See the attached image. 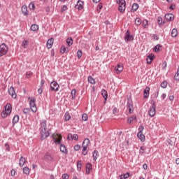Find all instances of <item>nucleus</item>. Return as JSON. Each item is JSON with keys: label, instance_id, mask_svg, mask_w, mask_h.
<instances>
[{"label": "nucleus", "instance_id": "f257e3e1", "mask_svg": "<svg viewBox=\"0 0 179 179\" xmlns=\"http://www.w3.org/2000/svg\"><path fill=\"white\" fill-rule=\"evenodd\" d=\"M41 138L42 140L47 139L50 136V129H47V120L41 122Z\"/></svg>", "mask_w": 179, "mask_h": 179}, {"label": "nucleus", "instance_id": "f03ea898", "mask_svg": "<svg viewBox=\"0 0 179 179\" xmlns=\"http://www.w3.org/2000/svg\"><path fill=\"white\" fill-rule=\"evenodd\" d=\"M116 3L118 5V10L120 13H124L127 8V2L125 0H116Z\"/></svg>", "mask_w": 179, "mask_h": 179}, {"label": "nucleus", "instance_id": "7ed1b4c3", "mask_svg": "<svg viewBox=\"0 0 179 179\" xmlns=\"http://www.w3.org/2000/svg\"><path fill=\"white\" fill-rule=\"evenodd\" d=\"M10 113H12V105L7 103L5 106V110L1 112L2 118H6L8 115H10Z\"/></svg>", "mask_w": 179, "mask_h": 179}, {"label": "nucleus", "instance_id": "20e7f679", "mask_svg": "<svg viewBox=\"0 0 179 179\" xmlns=\"http://www.w3.org/2000/svg\"><path fill=\"white\" fill-rule=\"evenodd\" d=\"M151 104L152 106L148 110V114L150 117H154L155 115H156V105L155 103V101L152 100Z\"/></svg>", "mask_w": 179, "mask_h": 179}, {"label": "nucleus", "instance_id": "39448f33", "mask_svg": "<svg viewBox=\"0 0 179 179\" xmlns=\"http://www.w3.org/2000/svg\"><path fill=\"white\" fill-rule=\"evenodd\" d=\"M9 48L5 44L2 43L0 45V57H3V55H6Z\"/></svg>", "mask_w": 179, "mask_h": 179}, {"label": "nucleus", "instance_id": "423d86ee", "mask_svg": "<svg viewBox=\"0 0 179 179\" xmlns=\"http://www.w3.org/2000/svg\"><path fill=\"white\" fill-rule=\"evenodd\" d=\"M29 105L32 113H37V106L36 105V98H31Z\"/></svg>", "mask_w": 179, "mask_h": 179}, {"label": "nucleus", "instance_id": "0eeeda50", "mask_svg": "<svg viewBox=\"0 0 179 179\" xmlns=\"http://www.w3.org/2000/svg\"><path fill=\"white\" fill-rule=\"evenodd\" d=\"M127 108H128L129 114H132V113H134V103L131 98L127 99Z\"/></svg>", "mask_w": 179, "mask_h": 179}, {"label": "nucleus", "instance_id": "6e6552de", "mask_svg": "<svg viewBox=\"0 0 179 179\" xmlns=\"http://www.w3.org/2000/svg\"><path fill=\"white\" fill-rule=\"evenodd\" d=\"M50 89L53 92H58L59 90V85L56 81H52L50 83Z\"/></svg>", "mask_w": 179, "mask_h": 179}, {"label": "nucleus", "instance_id": "1a4fd4ad", "mask_svg": "<svg viewBox=\"0 0 179 179\" xmlns=\"http://www.w3.org/2000/svg\"><path fill=\"white\" fill-rule=\"evenodd\" d=\"M134 40V36L131 35L129 33V30H127L126 32V36L124 37V41L128 43L129 41H132Z\"/></svg>", "mask_w": 179, "mask_h": 179}, {"label": "nucleus", "instance_id": "9d476101", "mask_svg": "<svg viewBox=\"0 0 179 179\" xmlns=\"http://www.w3.org/2000/svg\"><path fill=\"white\" fill-rule=\"evenodd\" d=\"M92 170H93L92 164L90 163H87L86 164V168H85V173L87 174V176H89V174H90V173H92Z\"/></svg>", "mask_w": 179, "mask_h": 179}, {"label": "nucleus", "instance_id": "9b49d317", "mask_svg": "<svg viewBox=\"0 0 179 179\" xmlns=\"http://www.w3.org/2000/svg\"><path fill=\"white\" fill-rule=\"evenodd\" d=\"M83 1L82 0H78L77 1V4L75 6L76 9H78V10H82L83 9Z\"/></svg>", "mask_w": 179, "mask_h": 179}, {"label": "nucleus", "instance_id": "f8f14e48", "mask_svg": "<svg viewBox=\"0 0 179 179\" xmlns=\"http://www.w3.org/2000/svg\"><path fill=\"white\" fill-rule=\"evenodd\" d=\"M21 10L24 16H29V10H27V6H26V4L22 5Z\"/></svg>", "mask_w": 179, "mask_h": 179}, {"label": "nucleus", "instance_id": "ddd939ff", "mask_svg": "<svg viewBox=\"0 0 179 179\" xmlns=\"http://www.w3.org/2000/svg\"><path fill=\"white\" fill-rule=\"evenodd\" d=\"M8 93L11 95L13 99H16V92L15 91V88L13 87H10L8 89Z\"/></svg>", "mask_w": 179, "mask_h": 179}, {"label": "nucleus", "instance_id": "4468645a", "mask_svg": "<svg viewBox=\"0 0 179 179\" xmlns=\"http://www.w3.org/2000/svg\"><path fill=\"white\" fill-rule=\"evenodd\" d=\"M52 44H54V38H50L48 40L46 43V47L50 50V48H52Z\"/></svg>", "mask_w": 179, "mask_h": 179}, {"label": "nucleus", "instance_id": "2eb2a0df", "mask_svg": "<svg viewBox=\"0 0 179 179\" xmlns=\"http://www.w3.org/2000/svg\"><path fill=\"white\" fill-rule=\"evenodd\" d=\"M165 19L168 20V22H173V20H174V15L171 13L166 14Z\"/></svg>", "mask_w": 179, "mask_h": 179}, {"label": "nucleus", "instance_id": "dca6fc26", "mask_svg": "<svg viewBox=\"0 0 179 179\" xmlns=\"http://www.w3.org/2000/svg\"><path fill=\"white\" fill-rule=\"evenodd\" d=\"M155 59V55L154 54H150L147 57V64L150 65L152 64V61Z\"/></svg>", "mask_w": 179, "mask_h": 179}, {"label": "nucleus", "instance_id": "f3484780", "mask_svg": "<svg viewBox=\"0 0 179 179\" xmlns=\"http://www.w3.org/2000/svg\"><path fill=\"white\" fill-rule=\"evenodd\" d=\"M116 73L120 74V72H122L124 71V66H122V64H117V67L115 68Z\"/></svg>", "mask_w": 179, "mask_h": 179}, {"label": "nucleus", "instance_id": "a211bd4d", "mask_svg": "<svg viewBox=\"0 0 179 179\" xmlns=\"http://www.w3.org/2000/svg\"><path fill=\"white\" fill-rule=\"evenodd\" d=\"M24 163H26V158H24V157L22 156L20 158L19 166L20 167H23V166H24Z\"/></svg>", "mask_w": 179, "mask_h": 179}, {"label": "nucleus", "instance_id": "6ab92c4d", "mask_svg": "<svg viewBox=\"0 0 179 179\" xmlns=\"http://www.w3.org/2000/svg\"><path fill=\"white\" fill-rule=\"evenodd\" d=\"M60 52L61 54H65V52H69V48H67V50H66V48L64 45H62L60 48Z\"/></svg>", "mask_w": 179, "mask_h": 179}, {"label": "nucleus", "instance_id": "aec40b11", "mask_svg": "<svg viewBox=\"0 0 179 179\" xmlns=\"http://www.w3.org/2000/svg\"><path fill=\"white\" fill-rule=\"evenodd\" d=\"M92 157H93V160L94 162H96V160H97V158L99 157V151H97V150H95L92 154Z\"/></svg>", "mask_w": 179, "mask_h": 179}, {"label": "nucleus", "instance_id": "412c9836", "mask_svg": "<svg viewBox=\"0 0 179 179\" xmlns=\"http://www.w3.org/2000/svg\"><path fill=\"white\" fill-rule=\"evenodd\" d=\"M45 159L46 160H48L49 162H52L54 158H52V157L51 156V154L46 152L45 155Z\"/></svg>", "mask_w": 179, "mask_h": 179}, {"label": "nucleus", "instance_id": "4be33fe9", "mask_svg": "<svg viewBox=\"0 0 179 179\" xmlns=\"http://www.w3.org/2000/svg\"><path fill=\"white\" fill-rule=\"evenodd\" d=\"M138 8H139V4L134 3L131 6V12H136L138 10Z\"/></svg>", "mask_w": 179, "mask_h": 179}, {"label": "nucleus", "instance_id": "5701e85b", "mask_svg": "<svg viewBox=\"0 0 179 179\" xmlns=\"http://www.w3.org/2000/svg\"><path fill=\"white\" fill-rule=\"evenodd\" d=\"M60 152L62 153H68V151H66V146L64 144H60Z\"/></svg>", "mask_w": 179, "mask_h": 179}, {"label": "nucleus", "instance_id": "b1692460", "mask_svg": "<svg viewBox=\"0 0 179 179\" xmlns=\"http://www.w3.org/2000/svg\"><path fill=\"white\" fill-rule=\"evenodd\" d=\"M17 122H19V115H15L13 118V126L14 127L15 124H17Z\"/></svg>", "mask_w": 179, "mask_h": 179}, {"label": "nucleus", "instance_id": "393cba45", "mask_svg": "<svg viewBox=\"0 0 179 179\" xmlns=\"http://www.w3.org/2000/svg\"><path fill=\"white\" fill-rule=\"evenodd\" d=\"M178 34V32L177 31V29L174 28L172 29L171 33V36L173 38H176L177 37V35Z\"/></svg>", "mask_w": 179, "mask_h": 179}, {"label": "nucleus", "instance_id": "a878e982", "mask_svg": "<svg viewBox=\"0 0 179 179\" xmlns=\"http://www.w3.org/2000/svg\"><path fill=\"white\" fill-rule=\"evenodd\" d=\"M62 139V136L61 135H58V139L55 138L54 142L56 145H61V141Z\"/></svg>", "mask_w": 179, "mask_h": 179}, {"label": "nucleus", "instance_id": "bb28decb", "mask_svg": "<svg viewBox=\"0 0 179 179\" xmlns=\"http://www.w3.org/2000/svg\"><path fill=\"white\" fill-rule=\"evenodd\" d=\"M101 94L105 100H107V99H108V94L107 93V91L106 90H101Z\"/></svg>", "mask_w": 179, "mask_h": 179}, {"label": "nucleus", "instance_id": "cd10ccee", "mask_svg": "<svg viewBox=\"0 0 179 179\" xmlns=\"http://www.w3.org/2000/svg\"><path fill=\"white\" fill-rule=\"evenodd\" d=\"M142 26L144 29H148V26H149V21L148 20H143L142 22Z\"/></svg>", "mask_w": 179, "mask_h": 179}, {"label": "nucleus", "instance_id": "c85d7f7f", "mask_svg": "<svg viewBox=\"0 0 179 179\" xmlns=\"http://www.w3.org/2000/svg\"><path fill=\"white\" fill-rule=\"evenodd\" d=\"M22 171L24 174H26V176H29V174H30V169L27 166L24 167Z\"/></svg>", "mask_w": 179, "mask_h": 179}, {"label": "nucleus", "instance_id": "c756f323", "mask_svg": "<svg viewBox=\"0 0 179 179\" xmlns=\"http://www.w3.org/2000/svg\"><path fill=\"white\" fill-rule=\"evenodd\" d=\"M137 136L141 141V142L145 141V135H143V133H138Z\"/></svg>", "mask_w": 179, "mask_h": 179}, {"label": "nucleus", "instance_id": "7c9ffc66", "mask_svg": "<svg viewBox=\"0 0 179 179\" xmlns=\"http://www.w3.org/2000/svg\"><path fill=\"white\" fill-rule=\"evenodd\" d=\"M31 30L32 31H37V30H38V24H33L31 26Z\"/></svg>", "mask_w": 179, "mask_h": 179}, {"label": "nucleus", "instance_id": "2f4dec72", "mask_svg": "<svg viewBox=\"0 0 179 179\" xmlns=\"http://www.w3.org/2000/svg\"><path fill=\"white\" fill-rule=\"evenodd\" d=\"M66 44L69 45V47H71V45L73 44V40L72 39V38H68L66 39Z\"/></svg>", "mask_w": 179, "mask_h": 179}, {"label": "nucleus", "instance_id": "473e14b6", "mask_svg": "<svg viewBox=\"0 0 179 179\" xmlns=\"http://www.w3.org/2000/svg\"><path fill=\"white\" fill-rule=\"evenodd\" d=\"M157 22L159 26H162V24H164L166 23V22H163V18L162 17H158Z\"/></svg>", "mask_w": 179, "mask_h": 179}, {"label": "nucleus", "instance_id": "72a5a7b5", "mask_svg": "<svg viewBox=\"0 0 179 179\" xmlns=\"http://www.w3.org/2000/svg\"><path fill=\"white\" fill-rule=\"evenodd\" d=\"M161 47H162V45L160 44L155 45L153 48V51H155V52H159L160 51Z\"/></svg>", "mask_w": 179, "mask_h": 179}, {"label": "nucleus", "instance_id": "f704fd0d", "mask_svg": "<svg viewBox=\"0 0 179 179\" xmlns=\"http://www.w3.org/2000/svg\"><path fill=\"white\" fill-rule=\"evenodd\" d=\"M142 24V20H141V18L137 17L135 20V24L136 26H141V24Z\"/></svg>", "mask_w": 179, "mask_h": 179}, {"label": "nucleus", "instance_id": "c9c22d12", "mask_svg": "<svg viewBox=\"0 0 179 179\" xmlns=\"http://www.w3.org/2000/svg\"><path fill=\"white\" fill-rule=\"evenodd\" d=\"M89 143H90V140L85 138L83 142V146H89Z\"/></svg>", "mask_w": 179, "mask_h": 179}, {"label": "nucleus", "instance_id": "e433bc0d", "mask_svg": "<svg viewBox=\"0 0 179 179\" xmlns=\"http://www.w3.org/2000/svg\"><path fill=\"white\" fill-rule=\"evenodd\" d=\"M77 170L78 171H80L82 170V161H78L77 162Z\"/></svg>", "mask_w": 179, "mask_h": 179}, {"label": "nucleus", "instance_id": "4c0bfd02", "mask_svg": "<svg viewBox=\"0 0 179 179\" xmlns=\"http://www.w3.org/2000/svg\"><path fill=\"white\" fill-rule=\"evenodd\" d=\"M71 120V115H69V112H66L64 115V120L69 121Z\"/></svg>", "mask_w": 179, "mask_h": 179}, {"label": "nucleus", "instance_id": "58836bf2", "mask_svg": "<svg viewBox=\"0 0 179 179\" xmlns=\"http://www.w3.org/2000/svg\"><path fill=\"white\" fill-rule=\"evenodd\" d=\"M134 120H136V116L133 115V116L129 117L127 119V122H129V124H131L132 122V121H134Z\"/></svg>", "mask_w": 179, "mask_h": 179}, {"label": "nucleus", "instance_id": "ea45409f", "mask_svg": "<svg viewBox=\"0 0 179 179\" xmlns=\"http://www.w3.org/2000/svg\"><path fill=\"white\" fill-rule=\"evenodd\" d=\"M72 100H75L76 99V90H73L71 91Z\"/></svg>", "mask_w": 179, "mask_h": 179}, {"label": "nucleus", "instance_id": "a19ab883", "mask_svg": "<svg viewBox=\"0 0 179 179\" xmlns=\"http://www.w3.org/2000/svg\"><path fill=\"white\" fill-rule=\"evenodd\" d=\"M129 177V173H124L123 175H121L120 176V179H122V178H124V179H127V178H128Z\"/></svg>", "mask_w": 179, "mask_h": 179}, {"label": "nucleus", "instance_id": "79ce46f5", "mask_svg": "<svg viewBox=\"0 0 179 179\" xmlns=\"http://www.w3.org/2000/svg\"><path fill=\"white\" fill-rule=\"evenodd\" d=\"M29 8L31 10H34V9H36V6L34 4L33 2H31L29 5Z\"/></svg>", "mask_w": 179, "mask_h": 179}, {"label": "nucleus", "instance_id": "37998d69", "mask_svg": "<svg viewBox=\"0 0 179 179\" xmlns=\"http://www.w3.org/2000/svg\"><path fill=\"white\" fill-rule=\"evenodd\" d=\"M28 45H29V41L27 40L23 41L22 45V47H24V48H26V47H27Z\"/></svg>", "mask_w": 179, "mask_h": 179}, {"label": "nucleus", "instance_id": "c03bdc74", "mask_svg": "<svg viewBox=\"0 0 179 179\" xmlns=\"http://www.w3.org/2000/svg\"><path fill=\"white\" fill-rule=\"evenodd\" d=\"M161 87H162V89H166V87H167V81H163L161 83Z\"/></svg>", "mask_w": 179, "mask_h": 179}, {"label": "nucleus", "instance_id": "a18cd8bd", "mask_svg": "<svg viewBox=\"0 0 179 179\" xmlns=\"http://www.w3.org/2000/svg\"><path fill=\"white\" fill-rule=\"evenodd\" d=\"M88 82L92 85H94L95 83L94 80L92 78V76L88 77Z\"/></svg>", "mask_w": 179, "mask_h": 179}, {"label": "nucleus", "instance_id": "49530a36", "mask_svg": "<svg viewBox=\"0 0 179 179\" xmlns=\"http://www.w3.org/2000/svg\"><path fill=\"white\" fill-rule=\"evenodd\" d=\"M87 114L83 113L82 115V120L83 121H87Z\"/></svg>", "mask_w": 179, "mask_h": 179}, {"label": "nucleus", "instance_id": "de8ad7c7", "mask_svg": "<svg viewBox=\"0 0 179 179\" xmlns=\"http://www.w3.org/2000/svg\"><path fill=\"white\" fill-rule=\"evenodd\" d=\"M66 10H68V7L66 5H64L61 8V12H65Z\"/></svg>", "mask_w": 179, "mask_h": 179}, {"label": "nucleus", "instance_id": "09e8293b", "mask_svg": "<svg viewBox=\"0 0 179 179\" xmlns=\"http://www.w3.org/2000/svg\"><path fill=\"white\" fill-rule=\"evenodd\" d=\"M143 129H145V127H143V125H141L139 127H138V133H142L143 132Z\"/></svg>", "mask_w": 179, "mask_h": 179}, {"label": "nucleus", "instance_id": "8fccbe9b", "mask_svg": "<svg viewBox=\"0 0 179 179\" xmlns=\"http://www.w3.org/2000/svg\"><path fill=\"white\" fill-rule=\"evenodd\" d=\"M31 75H33V73H31V71L26 72V78H27L28 79L30 78V76H31Z\"/></svg>", "mask_w": 179, "mask_h": 179}, {"label": "nucleus", "instance_id": "3c124183", "mask_svg": "<svg viewBox=\"0 0 179 179\" xmlns=\"http://www.w3.org/2000/svg\"><path fill=\"white\" fill-rule=\"evenodd\" d=\"M67 138L69 141H73V135L72 134H69L67 136Z\"/></svg>", "mask_w": 179, "mask_h": 179}, {"label": "nucleus", "instance_id": "603ef678", "mask_svg": "<svg viewBox=\"0 0 179 179\" xmlns=\"http://www.w3.org/2000/svg\"><path fill=\"white\" fill-rule=\"evenodd\" d=\"M77 57H78V59L82 58V50H78L77 52Z\"/></svg>", "mask_w": 179, "mask_h": 179}, {"label": "nucleus", "instance_id": "864d4df0", "mask_svg": "<svg viewBox=\"0 0 179 179\" xmlns=\"http://www.w3.org/2000/svg\"><path fill=\"white\" fill-rule=\"evenodd\" d=\"M24 114H29L30 113V109L27 108L23 110Z\"/></svg>", "mask_w": 179, "mask_h": 179}, {"label": "nucleus", "instance_id": "5fc2aeb1", "mask_svg": "<svg viewBox=\"0 0 179 179\" xmlns=\"http://www.w3.org/2000/svg\"><path fill=\"white\" fill-rule=\"evenodd\" d=\"M5 148H6V150H7V152H9V150H10V148H9V143H6L5 144Z\"/></svg>", "mask_w": 179, "mask_h": 179}, {"label": "nucleus", "instance_id": "6e6d98bb", "mask_svg": "<svg viewBox=\"0 0 179 179\" xmlns=\"http://www.w3.org/2000/svg\"><path fill=\"white\" fill-rule=\"evenodd\" d=\"M167 143L169 145H170V146H173V145H174V143L173 142V141H171V139H168Z\"/></svg>", "mask_w": 179, "mask_h": 179}, {"label": "nucleus", "instance_id": "4d7b16f0", "mask_svg": "<svg viewBox=\"0 0 179 179\" xmlns=\"http://www.w3.org/2000/svg\"><path fill=\"white\" fill-rule=\"evenodd\" d=\"M79 149H80V145H79L78 144L74 146V150L78 152V150H79Z\"/></svg>", "mask_w": 179, "mask_h": 179}, {"label": "nucleus", "instance_id": "13d9d810", "mask_svg": "<svg viewBox=\"0 0 179 179\" xmlns=\"http://www.w3.org/2000/svg\"><path fill=\"white\" fill-rule=\"evenodd\" d=\"M175 80H179V73H176L174 76Z\"/></svg>", "mask_w": 179, "mask_h": 179}, {"label": "nucleus", "instance_id": "bf43d9fd", "mask_svg": "<svg viewBox=\"0 0 179 179\" xmlns=\"http://www.w3.org/2000/svg\"><path fill=\"white\" fill-rule=\"evenodd\" d=\"M62 178L63 179H69V176H68V174L64 173L62 175Z\"/></svg>", "mask_w": 179, "mask_h": 179}, {"label": "nucleus", "instance_id": "052dcab7", "mask_svg": "<svg viewBox=\"0 0 179 179\" xmlns=\"http://www.w3.org/2000/svg\"><path fill=\"white\" fill-rule=\"evenodd\" d=\"M73 139H74L75 141H78V139H79V136H78V134H73Z\"/></svg>", "mask_w": 179, "mask_h": 179}, {"label": "nucleus", "instance_id": "680f3d73", "mask_svg": "<svg viewBox=\"0 0 179 179\" xmlns=\"http://www.w3.org/2000/svg\"><path fill=\"white\" fill-rule=\"evenodd\" d=\"M149 90H150V88L149 87H146L143 91V93H149Z\"/></svg>", "mask_w": 179, "mask_h": 179}, {"label": "nucleus", "instance_id": "e2e57ef3", "mask_svg": "<svg viewBox=\"0 0 179 179\" xmlns=\"http://www.w3.org/2000/svg\"><path fill=\"white\" fill-rule=\"evenodd\" d=\"M169 9H171V10H174V9H176V5L171 4L169 7Z\"/></svg>", "mask_w": 179, "mask_h": 179}, {"label": "nucleus", "instance_id": "0e129e2a", "mask_svg": "<svg viewBox=\"0 0 179 179\" xmlns=\"http://www.w3.org/2000/svg\"><path fill=\"white\" fill-rule=\"evenodd\" d=\"M38 94H43V88L41 87L38 90Z\"/></svg>", "mask_w": 179, "mask_h": 179}, {"label": "nucleus", "instance_id": "69168bd1", "mask_svg": "<svg viewBox=\"0 0 179 179\" xmlns=\"http://www.w3.org/2000/svg\"><path fill=\"white\" fill-rule=\"evenodd\" d=\"M15 174H16V171L14 169H12L11 170V176H12V177H15Z\"/></svg>", "mask_w": 179, "mask_h": 179}, {"label": "nucleus", "instance_id": "338daca9", "mask_svg": "<svg viewBox=\"0 0 179 179\" xmlns=\"http://www.w3.org/2000/svg\"><path fill=\"white\" fill-rule=\"evenodd\" d=\"M152 38L154 40H156V41L159 40V36H157V35L156 34H153Z\"/></svg>", "mask_w": 179, "mask_h": 179}, {"label": "nucleus", "instance_id": "774afa93", "mask_svg": "<svg viewBox=\"0 0 179 179\" xmlns=\"http://www.w3.org/2000/svg\"><path fill=\"white\" fill-rule=\"evenodd\" d=\"M144 93V99H148L149 97V92H143Z\"/></svg>", "mask_w": 179, "mask_h": 179}]
</instances>
